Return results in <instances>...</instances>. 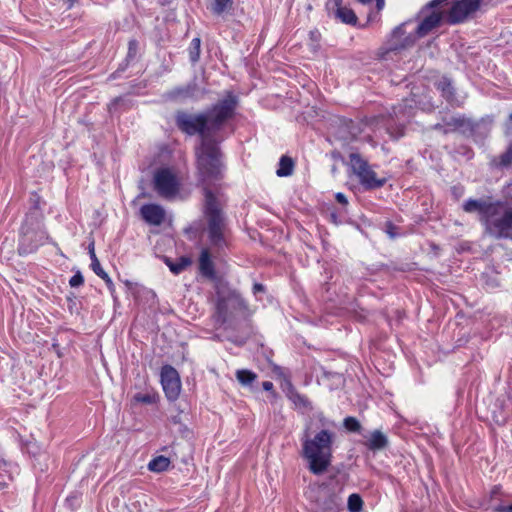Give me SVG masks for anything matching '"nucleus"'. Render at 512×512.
<instances>
[{"mask_svg": "<svg viewBox=\"0 0 512 512\" xmlns=\"http://www.w3.org/2000/svg\"><path fill=\"white\" fill-rule=\"evenodd\" d=\"M237 105V97L232 92H227L223 99L205 112L192 114L178 111L175 116L179 130L188 135L198 134L201 138L195 151L198 179L204 190L208 238L211 245L218 249L227 245V225L220 203L209 185L221 177L223 165L219 143L223 137L219 136V132L233 118Z\"/></svg>", "mask_w": 512, "mask_h": 512, "instance_id": "nucleus-1", "label": "nucleus"}, {"mask_svg": "<svg viewBox=\"0 0 512 512\" xmlns=\"http://www.w3.org/2000/svg\"><path fill=\"white\" fill-rule=\"evenodd\" d=\"M335 433L329 430L319 431L313 438L305 432L302 444V455L309 463V470L315 475L327 471L331 464L332 445Z\"/></svg>", "mask_w": 512, "mask_h": 512, "instance_id": "nucleus-2", "label": "nucleus"}, {"mask_svg": "<svg viewBox=\"0 0 512 512\" xmlns=\"http://www.w3.org/2000/svg\"><path fill=\"white\" fill-rule=\"evenodd\" d=\"M493 208L484 223L486 232L498 239H512V208L503 202H494Z\"/></svg>", "mask_w": 512, "mask_h": 512, "instance_id": "nucleus-3", "label": "nucleus"}, {"mask_svg": "<svg viewBox=\"0 0 512 512\" xmlns=\"http://www.w3.org/2000/svg\"><path fill=\"white\" fill-rule=\"evenodd\" d=\"M248 309L246 301L236 291H228L226 294L217 292V303L215 312V321L223 325L236 311H246Z\"/></svg>", "mask_w": 512, "mask_h": 512, "instance_id": "nucleus-4", "label": "nucleus"}, {"mask_svg": "<svg viewBox=\"0 0 512 512\" xmlns=\"http://www.w3.org/2000/svg\"><path fill=\"white\" fill-rule=\"evenodd\" d=\"M153 185L158 195L166 200L174 199L180 190V181L170 168H161L154 174Z\"/></svg>", "mask_w": 512, "mask_h": 512, "instance_id": "nucleus-5", "label": "nucleus"}, {"mask_svg": "<svg viewBox=\"0 0 512 512\" xmlns=\"http://www.w3.org/2000/svg\"><path fill=\"white\" fill-rule=\"evenodd\" d=\"M46 238V233L39 227H34L33 222L27 218L20 229L19 254H29L36 251L39 246L43 245Z\"/></svg>", "mask_w": 512, "mask_h": 512, "instance_id": "nucleus-6", "label": "nucleus"}, {"mask_svg": "<svg viewBox=\"0 0 512 512\" xmlns=\"http://www.w3.org/2000/svg\"><path fill=\"white\" fill-rule=\"evenodd\" d=\"M408 25V22H404L400 24L399 26L395 27L392 31L389 39L387 40V51L393 52V51H401L408 49L416 43V40L419 38L416 35V31L413 32H407L406 26Z\"/></svg>", "mask_w": 512, "mask_h": 512, "instance_id": "nucleus-7", "label": "nucleus"}, {"mask_svg": "<svg viewBox=\"0 0 512 512\" xmlns=\"http://www.w3.org/2000/svg\"><path fill=\"white\" fill-rule=\"evenodd\" d=\"M481 5V0H457L453 3L447 15L449 24H458L471 17Z\"/></svg>", "mask_w": 512, "mask_h": 512, "instance_id": "nucleus-8", "label": "nucleus"}, {"mask_svg": "<svg viewBox=\"0 0 512 512\" xmlns=\"http://www.w3.org/2000/svg\"><path fill=\"white\" fill-rule=\"evenodd\" d=\"M161 384L166 397L170 401L178 398L181 391V381L177 370L170 366L165 365L161 370Z\"/></svg>", "mask_w": 512, "mask_h": 512, "instance_id": "nucleus-9", "label": "nucleus"}, {"mask_svg": "<svg viewBox=\"0 0 512 512\" xmlns=\"http://www.w3.org/2000/svg\"><path fill=\"white\" fill-rule=\"evenodd\" d=\"M434 129L442 131L444 134L460 131L461 133H471L473 131V123L464 116H451L443 119V123H438Z\"/></svg>", "mask_w": 512, "mask_h": 512, "instance_id": "nucleus-10", "label": "nucleus"}, {"mask_svg": "<svg viewBox=\"0 0 512 512\" xmlns=\"http://www.w3.org/2000/svg\"><path fill=\"white\" fill-rule=\"evenodd\" d=\"M494 202H489L484 199L474 200L469 199L463 205L465 212L473 213L477 212L480 215V221L484 224L488 215L493 211Z\"/></svg>", "mask_w": 512, "mask_h": 512, "instance_id": "nucleus-11", "label": "nucleus"}, {"mask_svg": "<svg viewBox=\"0 0 512 512\" xmlns=\"http://www.w3.org/2000/svg\"><path fill=\"white\" fill-rule=\"evenodd\" d=\"M142 218L151 225H161L165 219V210L158 204H145L140 208Z\"/></svg>", "mask_w": 512, "mask_h": 512, "instance_id": "nucleus-12", "label": "nucleus"}, {"mask_svg": "<svg viewBox=\"0 0 512 512\" xmlns=\"http://www.w3.org/2000/svg\"><path fill=\"white\" fill-rule=\"evenodd\" d=\"M443 19V15L440 12L433 11L430 14L424 16L422 21L415 29L416 35L420 38L428 35L435 28L439 27Z\"/></svg>", "mask_w": 512, "mask_h": 512, "instance_id": "nucleus-13", "label": "nucleus"}, {"mask_svg": "<svg viewBox=\"0 0 512 512\" xmlns=\"http://www.w3.org/2000/svg\"><path fill=\"white\" fill-rule=\"evenodd\" d=\"M360 184L365 187V189H376L382 187L386 183L385 178H378L376 172L369 165L364 171L363 174L357 176Z\"/></svg>", "mask_w": 512, "mask_h": 512, "instance_id": "nucleus-14", "label": "nucleus"}, {"mask_svg": "<svg viewBox=\"0 0 512 512\" xmlns=\"http://www.w3.org/2000/svg\"><path fill=\"white\" fill-rule=\"evenodd\" d=\"M342 499L335 493H328L319 503L320 512H341Z\"/></svg>", "mask_w": 512, "mask_h": 512, "instance_id": "nucleus-15", "label": "nucleus"}, {"mask_svg": "<svg viewBox=\"0 0 512 512\" xmlns=\"http://www.w3.org/2000/svg\"><path fill=\"white\" fill-rule=\"evenodd\" d=\"M199 269L203 276L213 278L215 276L214 263L208 249H203L199 258Z\"/></svg>", "mask_w": 512, "mask_h": 512, "instance_id": "nucleus-16", "label": "nucleus"}, {"mask_svg": "<svg viewBox=\"0 0 512 512\" xmlns=\"http://www.w3.org/2000/svg\"><path fill=\"white\" fill-rule=\"evenodd\" d=\"M388 444L387 437L379 430H375L371 433L369 440L366 445L370 450H382Z\"/></svg>", "mask_w": 512, "mask_h": 512, "instance_id": "nucleus-17", "label": "nucleus"}, {"mask_svg": "<svg viewBox=\"0 0 512 512\" xmlns=\"http://www.w3.org/2000/svg\"><path fill=\"white\" fill-rule=\"evenodd\" d=\"M349 163L356 176L363 174V171L369 166L368 161L356 152L350 153Z\"/></svg>", "mask_w": 512, "mask_h": 512, "instance_id": "nucleus-18", "label": "nucleus"}, {"mask_svg": "<svg viewBox=\"0 0 512 512\" xmlns=\"http://www.w3.org/2000/svg\"><path fill=\"white\" fill-rule=\"evenodd\" d=\"M204 93V91H200L196 83H190L185 87H181L175 90V95L182 98L198 99L202 97Z\"/></svg>", "mask_w": 512, "mask_h": 512, "instance_id": "nucleus-19", "label": "nucleus"}, {"mask_svg": "<svg viewBox=\"0 0 512 512\" xmlns=\"http://www.w3.org/2000/svg\"><path fill=\"white\" fill-rule=\"evenodd\" d=\"M331 13L345 24H355L357 22V16L354 11L346 6L339 7Z\"/></svg>", "mask_w": 512, "mask_h": 512, "instance_id": "nucleus-20", "label": "nucleus"}, {"mask_svg": "<svg viewBox=\"0 0 512 512\" xmlns=\"http://www.w3.org/2000/svg\"><path fill=\"white\" fill-rule=\"evenodd\" d=\"M437 89L441 91L442 96L447 101H452L454 97V88L452 86V83L450 79L447 77H442L437 83H436Z\"/></svg>", "mask_w": 512, "mask_h": 512, "instance_id": "nucleus-21", "label": "nucleus"}, {"mask_svg": "<svg viewBox=\"0 0 512 512\" xmlns=\"http://www.w3.org/2000/svg\"><path fill=\"white\" fill-rule=\"evenodd\" d=\"M294 162L288 156H282L279 161V168L276 171L278 177H287L292 175Z\"/></svg>", "mask_w": 512, "mask_h": 512, "instance_id": "nucleus-22", "label": "nucleus"}, {"mask_svg": "<svg viewBox=\"0 0 512 512\" xmlns=\"http://www.w3.org/2000/svg\"><path fill=\"white\" fill-rule=\"evenodd\" d=\"M233 0H211L209 9L213 14L220 16L232 8Z\"/></svg>", "mask_w": 512, "mask_h": 512, "instance_id": "nucleus-23", "label": "nucleus"}, {"mask_svg": "<svg viewBox=\"0 0 512 512\" xmlns=\"http://www.w3.org/2000/svg\"><path fill=\"white\" fill-rule=\"evenodd\" d=\"M169 464H170L169 458H167L165 456H157L149 462L148 468L150 471H153V472H163V471L167 470V468L169 467Z\"/></svg>", "mask_w": 512, "mask_h": 512, "instance_id": "nucleus-24", "label": "nucleus"}, {"mask_svg": "<svg viewBox=\"0 0 512 512\" xmlns=\"http://www.w3.org/2000/svg\"><path fill=\"white\" fill-rule=\"evenodd\" d=\"M91 268L95 272L96 275H98L100 278H102L110 292L114 293V284L111 280V278L108 276V274L102 269L101 264L99 261H95V263H91Z\"/></svg>", "mask_w": 512, "mask_h": 512, "instance_id": "nucleus-25", "label": "nucleus"}, {"mask_svg": "<svg viewBox=\"0 0 512 512\" xmlns=\"http://www.w3.org/2000/svg\"><path fill=\"white\" fill-rule=\"evenodd\" d=\"M288 398L297 406L306 407L308 406V400L301 394H299L291 384H289V389L287 392Z\"/></svg>", "mask_w": 512, "mask_h": 512, "instance_id": "nucleus-26", "label": "nucleus"}, {"mask_svg": "<svg viewBox=\"0 0 512 512\" xmlns=\"http://www.w3.org/2000/svg\"><path fill=\"white\" fill-rule=\"evenodd\" d=\"M256 377V374L250 370L242 369L236 372V378L243 386L251 385Z\"/></svg>", "mask_w": 512, "mask_h": 512, "instance_id": "nucleus-27", "label": "nucleus"}, {"mask_svg": "<svg viewBox=\"0 0 512 512\" xmlns=\"http://www.w3.org/2000/svg\"><path fill=\"white\" fill-rule=\"evenodd\" d=\"M201 40L200 38H194L189 47V58L192 63H196L200 58Z\"/></svg>", "mask_w": 512, "mask_h": 512, "instance_id": "nucleus-28", "label": "nucleus"}, {"mask_svg": "<svg viewBox=\"0 0 512 512\" xmlns=\"http://www.w3.org/2000/svg\"><path fill=\"white\" fill-rule=\"evenodd\" d=\"M347 506L350 512H360L363 506V500L358 494H351L348 497Z\"/></svg>", "mask_w": 512, "mask_h": 512, "instance_id": "nucleus-29", "label": "nucleus"}, {"mask_svg": "<svg viewBox=\"0 0 512 512\" xmlns=\"http://www.w3.org/2000/svg\"><path fill=\"white\" fill-rule=\"evenodd\" d=\"M189 264L190 260L188 258L182 257L178 263H168V266L174 274H178L183 271Z\"/></svg>", "mask_w": 512, "mask_h": 512, "instance_id": "nucleus-30", "label": "nucleus"}, {"mask_svg": "<svg viewBox=\"0 0 512 512\" xmlns=\"http://www.w3.org/2000/svg\"><path fill=\"white\" fill-rule=\"evenodd\" d=\"M344 427L351 432H358L361 428L360 422L354 417L344 419Z\"/></svg>", "mask_w": 512, "mask_h": 512, "instance_id": "nucleus-31", "label": "nucleus"}, {"mask_svg": "<svg viewBox=\"0 0 512 512\" xmlns=\"http://www.w3.org/2000/svg\"><path fill=\"white\" fill-rule=\"evenodd\" d=\"M138 50V42L134 39L130 40L128 43V53H127V59H133L135 58Z\"/></svg>", "mask_w": 512, "mask_h": 512, "instance_id": "nucleus-32", "label": "nucleus"}, {"mask_svg": "<svg viewBox=\"0 0 512 512\" xmlns=\"http://www.w3.org/2000/svg\"><path fill=\"white\" fill-rule=\"evenodd\" d=\"M134 400L136 402L145 403V404H151L154 402V396L150 394H136L134 396Z\"/></svg>", "mask_w": 512, "mask_h": 512, "instance_id": "nucleus-33", "label": "nucleus"}, {"mask_svg": "<svg viewBox=\"0 0 512 512\" xmlns=\"http://www.w3.org/2000/svg\"><path fill=\"white\" fill-rule=\"evenodd\" d=\"M83 282H84V278L80 272H77L76 274H74L69 280V284L71 287H78V286L82 285Z\"/></svg>", "mask_w": 512, "mask_h": 512, "instance_id": "nucleus-34", "label": "nucleus"}, {"mask_svg": "<svg viewBox=\"0 0 512 512\" xmlns=\"http://www.w3.org/2000/svg\"><path fill=\"white\" fill-rule=\"evenodd\" d=\"M501 164L503 166H509L512 164V146L501 156Z\"/></svg>", "mask_w": 512, "mask_h": 512, "instance_id": "nucleus-35", "label": "nucleus"}, {"mask_svg": "<svg viewBox=\"0 0 512 512\" xmlns=\"http://www.w3.org/2000/svg\"><path fill=\"white\" fill-rule=\"evenodd\" d=\"M343 6H345L344 0H329L327 2V9L329 12H332V11L336 10L337 8L343 7Z\"/></svg>", "mask_w": 512, "mask_h": 512, "instance_id": "nucleus-36", "label": "nucleus"}, {"mask_svg": "<svg viewBox=\"0 0 512 512\" xmlns=\"http://www.w3.org/2000/svg\"><path fill=\"white\" fill-rule=\"evenodd\" d=\"M393 112H394V115L397 117V118H401L403 120H406V119H409L410 118V115H407L405 114L404 110L402 109L401 106L399 107H395L393 109Z\"/></svg>", "mask_w": 512, "mask_h": 512, "instance_id": "nucleus-37", "label": "nucleus"}, {"mask_svg": "<svg viewBox=\"0 0 512 512\" xmlns=\"http://www.w3.org/2000/svg\"><path fill=\"white\" fill-rule=\"evenodd\" d=\"M89 255L91 258V263H95V261H99L94 250V242L89 244Z\"/></svg>", "mask_w": 512, "mask_h": 512, "instance_id": "nucleus-38", "label": "nucleus"}, {"mask_svg": "<svg viewBox=\"0 0 512 512\" xmlns=\"http://www.w3.org/2000/svg\"><path fill=\"white\" fill-rule=\"evenodd\" d=\"M335 198L340 204L346 205L348 203L347 197L341 192L337 193Z\"/></svg>", "mask_w": 512, "mask_h": 512, "instance_id": "nucleus-39", "label": "nucleus"}, {"mask_svg": "<svg viewBox=\"0 0 512 512\" xmlns=\"http://www.w3.org/2000/svg\"><path fill=\"white\" fill-rule=\"evenodd\" d=\"M264 291V286L260 283H255L253 285V293L254 294H257L259 292H263Z\"/></svg>", "mask_w": 512, "mask_h": 512, "instance_id": "nucleus-40", "label": "nucleus"}, {"mask_svg": "<svg viewBox=\"0 0 512 512\" xmlns=\"http://www.w3.org/2000/svg\"><path fill=\"white\" fill-rule=\"evenodd\" d=\"M262 387L265 391H272L273 390V383L270 381H264L262 383Z\"/></svg>", "mask_w": 512, "mask_h": 512, "instance_id": "nucleus-41", "label": "nucleus"}, {"mask_svg": "<svg viewBox=\"0 0 512 512\" xmlns=\"http://www.w3.org/2000/svg\"><path fill=\"white\" fill-rule=\"evenodd\" d=\"M394 229H395V227L391 223H389L387 226V233L389 234V236L391 238H395V236H396Z\"/></svg>", "mask_w": 512, "mask_h": 512, "instance_id": "nucleus-42", "label": "nucleus"}, {"mask_svg": "<svg viewBox=\"0 0 512 512\" xmlns=\"http://www.w3.org/2000/svg\"><path fill=\"white\" fill-rule=\"evenodd\" d=\"M385 5V0H376V7L380 11Z\"/></svg>", "mask_w": 512, "mask_h": 512, "instance_id": "nucleus-43", "label": "nucleus"}, {"mask_svg": "<svg viewBox=\"0 0 512 512\" xmlns=\"http://www.w3.org/2000/svg\"><path fill=\"white\" fill-rule=\"evenodd\" d=\"M403 127H404V124L402 123L401 124V129L398 131V133L396 135L397 138L403 136Z\"/></svg>", "mask_w": 512, "mask_h": 512, "instance_id": "nucleus-44", "label": "nucleus"}, {"mask_svg": "<svg viewBox=\"0 0 512 512\" xmlns=\"http://www.w3.org/2000/svg\"><path fill=\"white\" fill-rule=\"evenodd\" d=\"M358 2H360L362 4H368V3H371L372 0H358Z\"/></svg>", "mask_w": 512, "mask_h": 512, "instance_id": "nucleus-45", "label": "nucleus"}, {"mask_svg": "<svg viewBox=\"0 0 512 512\" xmlns=\"http://www.w3.org/2000/svg\"><path fill=\"white\" fill-rule=\"evenodd\" d=\"M506 512H512V504L509 505L506 509H505Z\"/></svg>", "mask_w": 512, "mask_h": 512, "instance_id": "nucleus-46", "label": "nucleus"}, {"mask_svg": "<svg viewBox=\"0 0 512 512\" xmlns=\"http://www.w3.org/2000/svg\"><path fill=\"white\" fill-rule=\"evenodd\" d=\"M6 487V484L4 482H0V490L4 489Z\"/></svg>", "mask_w": 512, "mask_h": 512, "instance_id": "nucleus-47", "label": "nucleus"}, {"mask_svg": "<svg viewBox=\"0 0 512 512\" xmlns=\"http://www.w3.org/2000/svg\"><path fill=\"white\" fill-rule=\"evenodd\" d=\"M509 119H510V121H512V113H510Z\"/></svg>", "mask_w": 512, "mask_h": 512, "instance_id": "nucleus-48", "label": "nucleus"}]
</instances>
